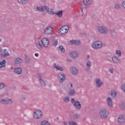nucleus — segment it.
Segmentation results:
<instances>
[{
    "instance_id": "obj_1",
    "label": "nucleus",
    "mask_w": 125,
    "mask_h": 125,
    "mask_svg": "<svg viewBox=\"0 0 125 125\" xmlns=\"http://www.w3.org/2000/svg\"><path fill=\"white\" fill-rule=\"evenodd\" d=\"M97 31L100 35H108L109 34V30L104 25L98 26Z\"/></svg>"
},
{
    "instance_id": "obj_2",
    "label": "nucleus",
    "mask_w": 125,
    "mask_h": 125,
    "mask_svg": "<svg viewBox=\"0 0 125 125\" xmlns=\"http://www.w3.org/2000/svg\"><path fill=\"white\" fill-rule=\"evenodd\" d=\"M37 10L38 11H44L46 10V11L49 13V14H51V15H54L55 13L53 12V11L52 10V9L49 8L48 7L46 6H42L41 7H37Z\"/></svg>"
},
{
    "instance_id": "obj_3",
    "label": "nucleus",
    "mask_w": 125,
    "mask_h": 125,
    "mask_svg": "<svg viewBox=\"0 0 125 125\" xmlns=\"http://www.w3.org/2000/svg\"><path fill=\"white\" fill-rule=\"evenodd\" d=\"M99 116L102 119H107L109 116V111L105 108H103L100 110Z\"/></svg>"
},
{
    "instance_id": "obj_4",
    "label": "nucleus",
    "mask_w": 125,
    "mask_h": 125,
    "mask_svg": "<svg viewBox=\"0 0 125 125\" xmlns=\"http://www.w3.org/2000/svg\"><path fill=\"white\" fill-rule=\"evenodd\" d=\"M103 45V44L101 41H97L94 42L91 46L93 49H99V48H101L102 47Z\"/></svg>"
},
{
    "instance_id": "obj_5",
    "label": "nucleus",
    "mask_w": 125,
    "mask_h": 125,
    "mask_svg": "<svg viewBox=\"0 0 125 125\" xmlns=\"http://www.w3.org/2000/svg\"><path fill=\"white\" fill-rule=\"evenodd\" d=\"M71 103L73 104V105L76 109L80 110L82 109V104L80 103V102L76 101L75 99L72 98L71 100Z\"/></svg>"
},
{
    "instance_id": "obj_6",
    "label": "nucleus",
    "mask_w": 125,
    "mask_h": 125,
    "mask_svg": "<svg viewBox=\"0 0 125 125\" xmlns=\"http://www.w3.org/2000/svg\"><path fill=\"white\" fill-rule=\"evenodd\" d=\"M68 31H69V26L67 25H63L59 29V34H60V35H64V34H66Z\"/></svg>"
},
{
    "instance_id": "obj_7",
    "label": "nucleus",
    "mask_w": 125,
    "mask_h": 125,
    "mask_svg": "<svg viewBox=\"0 0 125 125\" xmlns=\"http://www.w3.org/2000/svg\"><path fill=\"white\" fill-rule=\"evenodd\" d=\"M13 103V101L12 99H9L8 98H5V99L0 100V104H12Z\"/></svg>"
},
{
    "instance_id": "obj_8",
    "label": "nucleus",
    "mask_w": 125,
    "mask_h": 125,
    "mask_svg": "<svg viewBox=\"0 0 125 125\" xmlns=\"http://www.w3.org/2000/svg\"><path fill=\"white\" fill-rule=\"evenodd\" d=\"M34 117L35 119H42V112L41 110H37L34 113Z\"/></svg>"
},
{
    "instance_id": "obj_9",
    "label": "nucleus",
    "mask_w": 125,
    "mask_h": 125,
    "mask_svg": "<svg viewBox=\"0 0 125 125\" xmlns=\"http://www.w3.org/2000/svg\"><path fill=\"white\" fill-rule=\"evenodd\" d=\"M41 43L44 47H48L49 45V41L46 38H43L41 40Z\"/></svg>"
},
{
    "instance_id": "obj_10",
    "label": "nucleus",
    "mask_w": 125,
    "mask_h": 125,
    "mask_svg": "<svg viewBox=\"0 0 125 125\" xmlns=\"http://www.w3.org/2000/svg\"><path fill=\"white\" fill-rule=\"evenodd\" d=\"M106 104L109 108H112L113 106V100L110 97H108L106 98Z\"/></svg>"
},
{
    "instance_id": "obj_11",
    "label": "nucleus",
    "mask_w": 125,
    "mask_h": 125,
    "mask_svg": "<svg viewBox=\"0 0 125 125\" xmlns=\"http://www.w3.org/2000/svg\"><path fill=\"white\" fill-rule=\"evenodd\" d=\"M95 83H96V86L97 87H101L103 84H104V83L102 82V81H101V79L97 78L95 80Z\"/></svg>"
},
{
    "instance_id": "obj_12",
    "label": "nucleus",
    "mask_w": 125,
    "mask_h": 125,
    "mask_svg": "<svg viewBox=\"0 0 125 125\" xmlns=\"http://www.w3.org/2000/svg\"><path fill=\"white\" fill-rule=\"evenodd\" d=\"M69 55L70 57H71V58H73V59H77V58L79 57V53L75 51H71L69 53Z\"/></svg>"
},
{
    "instance_id": "obj_13",
    "label": "nucleus",
    "mask_w": 125,
    "mask_h": 125,
    "mask_svg": "<svg viewBox=\"0 0 125 125\" xmlns=\"http://www.w3.org/2000/svg\"><path fill=\"white\" fill-rule=\"evenodd\" d=\"M1 57H8V56H10V53L7 51L6 49H4L0 53Z\"/></svg>"
},
{
    "instance_id": "obj_14",
    "label": "nucleus",
    "mask_w": 125,
    "mask_h": 125,
    "mask_svg": "<svg viewBox=\"0 0 125 125\" xmlns=\"http://www.w3.org/2000/svg\"><path fill=\"white\" fill-rule=\"evenodd\" d=\"M22 62H23V60L20 57H18L14 60V63L17 66L21 65Z\"/></svg>"
},
{
    "instance_id": "obj_15",
    "label": "nucleus",
    "mask_w": 125,
    "mask_h": 125,
    "mask_svg": "<svg viewBox=\"0 0 125 125\" xmlns=\"http://www.w3.org/2000/svg\"><path fill=\"white\" fill-rule=\"evenodd\" d=\"M52 27L51 26H47L44 30V34L45 35H50L52 34Z\"/></svg>"
},
{
    "instance_id": "obj_16",
    "label": "nucleus",
    "mask_w": 125,
    "mask_h": 125,
    "mask_svg": "<svg viewBox=\"0 0 125 125\" xmlns=\"http://www.w3.org/2000/svg\"><path fill=\"white\" fill-rule=\"evenodd\" d=\"M92 65V63H91V61L88 60L86 62V67L85 68V70L86 71H89L90 70V68H91V66Z\"/></svg>"
},
{
    "instance_id": "obj_17",
    "label": "nucleus",
    "mask_w": 125,
    "mask_h": 125,
    "mask_svg": "<svg viewBox=\"0 0 125 125\" xmlns=\"http://www.w3.org/2000/svg\"><path fill=\"white\" fill-rule=\"evenodd\" d=\"M117 121L119 124H125V116L120 115L117 119Z\"/></svg>"
},
{
    "instance_id": "obj_18",
    "label": "nucleus",
    "mask_w": 125,
    "mask_h": 125,
    "mask_svg": "<svg viewBox=\"0 0 125 125\" xmlns=\"http://www.w3.org/2000/svg\"><path fill=\"white\" fill-rule=\"evenodd\" d=\"M70 71L72 75H78V74H79L78 68L75 67H72L70 69Z\"/></svg>"
},
{
    "instance_id": "obj_19",
    "label": "nucleus",
    "mask_w": 125,
    "mask_h": 125,
    "mask_svg": "<svg viewBox=\"0 0 125 125\" xmlns=\"http://www.w3.org/2000/svg\"><path fill=\"white\" fill-rule=\"evenodd\" d=\"M58 79L61 83H63L64 80H66V76L63 74H60L58 75Z\"/></svg>"
},
{
    "instance_id": "obj_20",
    "label": "nucleus",
    "mask_w": 125,
    "mask_h": 125,
    "mask_svg": "<svg viewBox=\"0 0 125 125\" xmlns=\"http://www.w3.org/2000/svg\"><path fill=\"white\" fill-rule=\"evenodd\" d=\"M93 1L92 0H83V3L85 6H89L92 4Z\"/></svg>"
},
{
    "instance_id": "obj_21",
    "label": "nucleus",
    "mask_w": 125,
    "mask_h": 125,
    "mask_svg": "<svg viewBox=\"0 0 125 125\" xmlns=\"http://www.w3.org/2000/svg\"><path fill=\"white\" fill-rule=\"evenodd\" d=\"M36 46L39 50H42L43 49V46L42 44V41H38L36 44Z\"/></svg>"
},
{
    "instance_id": "obj_22",
    "label": "nucleus",
    "mask_w": 125,
    "mask_h": 125,
    "mask_svg": "<svg viewBox=\"0 0 125 125\" xmlns=\"http://www.w3.org/2000/svg\"><path fill=\"white\" fill-rule=\"evenodd\" d=\"M112 60L113 63H115V64H120V63H121V60L117 57H113L112 58Z\"/></svg>"
},
{
    "instance_id": "obj_23",
    "label": "nucleus",
    "mask_w": 125,
    "mask_h": 125,
    "mask_svg": "<svg viewBox=\"0 0 125 125\" xmlns=\"http://www.w3.org/2000/svg\"><path fill=\"white\" fill-rule=\"evenodd\" d=\"M77 93L76 92V90L75 89H70L68 91V94L70 95V96H74V95Z\"/></svg>"
},
{
    "instance_id": "obj_24",
    "label": "nucleus",
    "mask_w": 125,
    "mask_h": 125,
    "mask_svg": "<svg viewBox=\"0 0 125 125\" xmlns=\"http://www.w3.org/2000/svg\"><path fill=\"white\" fill-rule=\"evenodd\" d=\"M70 44H81V41L79 40H71L69 42Z\"/></svg>"
},
{
    "instance_id": "obj_25",
    "label": "nucleus",
    "mask_w": 125,
    "mask_h": 125,
    "mask_svg": "<svg viewBox=\"0 0 125 125\" xmlns=\"http://www.w3.org/2000/svg\"><path fill=\"white\" fill-rule=\"evenodd\" d=\"M122 5L120 3H116L114 4V8L116 10H119V9H121Z\"/></svg>"
},
{
    "instance_id": "obj_26",
    "label": "nucleus",
    "mask_w": 125,
    "mask_h": 125,
    "mask_svg": "<svg viewBox=\"0 0 125 125\" xmlns=\"http://www.w3.org/2000/svg\"><path fill=\"white\" fill-rule=\"evenodd\" d=\"M38 81H39L41 86H42V87H43V86H45V81L44 80H43V79H42V78H39Z\"/></svg>"
},
{
    "instance_id": "obj_27",
    "label": "nucleus",
    "mask_w": 125,
    "mask_h": 125,
    "mask_svg": "<svg viewBox=\"0 0 125 125\" xmlns=\"http://www.w3.org/2000/svg\"><path fill=\"white\" fill-rule=\"evenodd\" d=\"M110 95L113 98H116V97H117V91L115 90H112L110 92Z\"/></svg>"
},
{
    "instance_id": "obj_28",
    "label": "nucleus",
    "mask_w": 125,
    "mask_h": 125,
    "mask_svg": "<svg viewBox=\"0 0 125 125\" xmlns=\"http://www.w3.org/2000/svg\"><path fill=\"white\" fill-rule=\"evenodd\" d=\"M14 72L16 73V74H18L19 75H20L22 73V69L21 68H16L14 69Z\"/></svg>"
},
{
    "instance_id": "obj_29",
    "label": "nucleus",
    "mask_w": 125,
    "mask_h": 125,
    "mask_svg": "<svg viewBox=\"0 0 125 125\" xmlns=\"http://www.w3.org/2000/svg\"><path fill=\"white\" fill-rule=\"evenodd\" d=\"M19 3H21V4H27L28 3V0H17Z\"/></svg>"
},
{
    "instance_id": "obj_30",
    "label": "nucleus",
    "mask_w": 125,
    "mask_h": 125,
    "mask_svg": "<svg viewBox=\"0 0 125 125\" xmlns=\"http://www.w3.org/2000/svg\"><path fill=\"white\" fill-rule=\"evenodd\" d=\"M54 68H55V69H56V70H58V71H64V68L62 66L56 65L55 64V65H54Z\"/></svg>"
},
{
    "instance_id": "obj_31",
    "label": "nucleus",
    "mask_w": 125,
    "mask_h": 125,
    "mask_svg": "<svg viewBox=\"0 0 125 125\" xmlns=\"http://www.w3.org/2000/svg\"><path fill=\"white\" fill-rule=\"evenodd\" d=\"M63 101L64 103H68L70 102V97L69 96H65L63 98Z\"/></svg>"
},
{
    "instance_id": "obj_32",
    "label": "nucleus",
    "mask_w": 125,
    "mask_h": 125,
    "mask_svg": "<svg viewBox=\"0 0 125 125\" xmlns=\"http://www.w3.org/2000/svg\"><path fill=\"white\" fill-rule=\"evenodd\" d=\"M5 63H6V61L5 60L0 62V68L5 67Z\"/></svg>"
},
{
    "instance_id": "obj_33",
    "label": "nucleus",
    "mask_w": 125,
    "mask_h": 125,
    "mask_svg": "<svg viewBox=\"0 0 125 125\" xmlns=\"http://www.w3.org/2000/svg\"><path fill=\"white\" fill-rule=\"evenodd\" d=\"M82 16L83 17L86 16V14H87V11H86L85 9H83L82 10Z\"/></svg>"
},
{
    "instance_id": "obj_34",
    "label": "nucleus",
    "mask_w": 125,
    "mask_h": 125,
    "mask_svg": "<svg viewBox=\"0 0 125 125\" xmlns=\"http://www.w3.org/2000/svg\"><path fill=\"white\" fill-rule=\"evenodd\" d=\"M116 54L117 55L118 57H122V52L120 50H116Z\"/></svg>"
},
{
    "instance_id": "obj_35",
    "label": "nucleus",
    "mask_w": 125,
    "mask_h": 125,
    "mask_svg": "<svg viewBox=\"0 0 125 125\" xmlns=\"http://www.w3.org/2000/svg\"><path fill=\"white\" fill-rule=\"evenodd\" d=\"M41 125H50V123L48 121H43L41 122Z\"/></svg>"
},
{
    "instance_id": "obj_36",
    "label": "nucleus",
    "mask_w": 125,
    "mask_h": 125,
    "mask_svg": "<svg viewBox=\"0 0 125 125\" xmlns=\"http://www.w3.org/2000/svg\"><path fill=\"white\" fill-rule=\"evenodd\" d=\"M80 114H75L73 116V118L74 120H78V119H80Z\"/></svg>"
},
{
    "instance_id": "obj_37",
    "label": "nucleus",
    "mask_w": 125,
    "mask_h": 125,
    "mask_svg": "<svg viewBox=\"0 0 125 125\" xmlns=\"http://www.w3.org/2000/svg\"><path fill=\"white\" fill-rule=\"evenodd\" d=\"M110 68H109L108 71L111 73V74H113L114 72V68H113V65L112 64L110 65Z\"/></svg>"
},
{
    "instance_id": "obj_38",
    "label": "nucleus",
    "mask_w": 125,
    "mask_h": 125,
    "mask_svg": "<svg viewBox=\"0 0 125 125\" xmlns=\"http://www.w3.org/2000/svg\"><path fill=\"white\" fill-rule=\"evenodd\" d=\"M59 49L61 50V52H65V49L63 47V46L60 45L59 47Z\"/></svg>"
},
{
    "instance_id": "obj_39",
    "label": "nucleus",
    "mask_w": 125,
    "mask_h": 125,
    "mask_svg": "<svg viewBox=\"0 0 125 125\" xmlns=\"http://www.w3.org/2000/svg\"><path fill=\"white\" fill-rule=\"evenodd\" d=\"M55 14L59 16V17H61L62 16V14H63V12L62 11H60L59 12L56 13Z\"/></svg>"
},
{
    "instance_id": "obj_40",
    "label": "nucleus",
    "mask_w": 125,
    "mask_h": 125,
    "mask_svg": "<svg viewBox=\"0 0 125 125\" xmlns=\"http://www.w3.org/2000/svg\"><path fill=\"white\" fill-rule=\"evenodd\" d=\"M69 125H78L77 124V123L74 122V121H69L68 123Z\"/></svg>"
},
{
    "instance_id": "obj_41",
    "label": "nucleus",
    "mask_w": 125,
    "mask_h": 125,
    "mask_svg": "<svg viewBox=\"0 0 125 125\" xmlns=\"http://www.w3.org/2000/svg\"><path fill=\"white\" fill-rule=\"evenodd\" d=\"M58 44V42H57V40H54L53 42V45L55 46L57 45Z\"/></svg>"
},
{
    "instance_id": "obj_42",
    "label": "nucleus",
    "mask_w": 125,
    "mask_h": 125,
    "mask_svg": "<svg viewBox=\"0 0 125 125\" xmlns=\"http://www.w3.org/2000/svg\"><path fill=\"white\" fill-rule=\"evenodd\" d=\"M4 86H5V85H4V83H0V89H2V88H3Z\"/></svg>"
},
{
    "instance_id": "obj_43",
    "label": "nucleus",
    "mask_w": 125,
    "mask_h": 125,
    "mask_svg": "<svg viewBox=\"0 0 125 125\" xmlns=\"http://www.w3.org/2000/svg\"><path fill=\"white\" fill-rule=\"evenodd\" d=\"M67 86H68V87H70L71 88H72V87H73V84H72V83H69L67 84Z\"/></svg>"
},
{
    "instance_id": "obj_44",
    "label": "nucleus",
    "mask_w": 125,
    "mask_h": 125,
    "mask_svg": "<svg viewBox=\"0 0 125 125\" xmlns=\"http://www.w3.org/2000/svg\"><path fill=\"white\" fill-rule=\"evenodd\" d=\"M89 58H90V55L87 54L86 56V60H89Z\"/></svg>"
},
{
    "instance_id": "obj_45",
    "label": "nucleus",
    "mask_w": 125,
    "mask_h": 125,
    "mask_svg": "<svg viewBox=\"0 0 125 125\" xmlns=\"http://www.w3.org/2000/svg\"><path fill=\"white\" fill-rule=\"evenodd\" d=\"M13 70H14V68H13V67H10L9 69V71L10 72H12V71H13Z\"/></svg>"
},
{
    "instance_id": "obj_46",
    "label": "nucleus",
    "mask_w": 125,
    "mask_h": 125,
    "mask_svg": "<svg viewBox=\"0 0 125 125\" xmlns=\"http://www.w3.org/2000/svg\"><path fill=\"white\" fill-rule=\"evenodd\" d=\"M63 124L64 125H68V123H67V122H66V121H64V122H63Z\"/></svg>"
},
{
    "instance_id": "obj_47",
    "label": "nucleus",
    "mask_w": 125,
    "mask_h": 125,
    "mask_svg": "<svg viewBox=\"0 0 125 125\" xmlns=\"http://www.w3.org/2000/svg\"><path fill=\"white\" fill-rule=\"evenodd\" d=\"M67 62H71L72 60H71V59L67 58Z\"/></svg>"
},
{
    "instance_id": "obj_48",
    "label": "nucleus",
    "mask_w": 125,
    "mask_h": 125,
    "mask_svg": "<svg viewBox=\"0 0 125 125\" xmlns=\"http://www.w3.org/2000/svg\"><path fill=\"white\" fill-rule=\"evenodd\" d=\"M35 56H36V57H39V54H38V53H35Z\"/></svg>"
},
{
    "instance_id": "obj_49",
    "label": "nucleus",
    "mask_w": 125,
    "mask_h": 125,
    "mask_svg": "<svg viewBox=\"0 0 125 125\" xmlns=\"http://www.w3.org/2000/svg\"><path fill=\"white\" fill-rule=\"evenodd\" d=\"M2 51V48H1V47H0V53H1Z\"/></svg>"
},
{
    "instance_id": "obj_50",
    "label": "nucleus",
    "mask_w": 125,
    "mask_h": 125,
    "mask_svg": "<svg viewBox=\"0 0 125 125\" xmlns=\"http://www.w3.org/2000/svg\"><path fill=\"white\" fill-rule=\"evenodd\" d=\"M1 42V39L0 38V42Z\"/></svg>"
}]
</instances>
